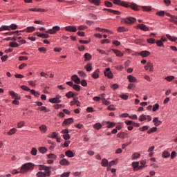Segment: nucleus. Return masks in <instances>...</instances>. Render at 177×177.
I'll use <instances>...</instances> for the list:
<instances>
[{"instance_id": "1", "label": "nucleus", "mask_w": 177, "mask_h": 177, "mask_svg": "<svg viewBox=\"0 0 177 177\" xmlns=\"http://www.w3.org/2000/svg\"><path fill=\"white\" fill-rule=\"evenodd\" d=\"M40 170H44L45 172L39 171L37 173V177H46V176H50V174H52V171L50 169H52V167H47L46 165H40L39 167Z\"/></svg>"}, {"instance_id": "2", "label": "nucleus", "mask_w": 177, "mask_h": 177, "mask_svg": "<svg viewBox=\"0 0 177 177\" xmlns=\"http://www.w3.org/2000/svg\"><path fill=\"white\" fill-rule=\"evenodd\" d=\"M35 165L32 162H27L21 167L20 174H27L28 171H32L34 169Z\"/></svg>"}, {"instance_id": "3", "label": "nucleus", "mask_w": 177, "mask_h": 177, "mask_svg": "<svg viewBox=\"0 0 177 177\" xmlns=\"http://www.w3.org/2000/svg\"><path fill=\"white\" fill-rule=\"evenodd\" d=\"M136 21V18L129 17L127 18H123L121 23H125V24H133Z\"/></svg>"}, {"instance_id": "4", "label": "nucleus", "mask_w": 177, "mask_h": 177, "mask_svg": "<svg viewBox=\"0 0 177 177\" xmlns=\"http://www.w3.org/2000/svg\"><path fill=\"white\" fill-rule=\"evenodd\" d=\"M57 31H60V26H53V28L46 30L45 32H46V34H50L51 35H55V34H56Z\"/></svg>"}, {"instance_id": "5", "label": "nucleus", "mask_w": 177, "mask_h": 177, "mask_svg": "<svg viewBox=\"0 0 177 177\" xmlns=\"http://www.w3.org/2000/svg\"><path fill=\"white\" fill-rule=\"evenodd\" d=\"M113 3L115 5H118L120 6H124V8H129V5L121 0H113L112 1Z\"/></svg>"}, {"instance_id": "6", "label": "nucleus", "mask_w": 177, "mask_h": 177, "mask_svg": "<svg viewBox=\"0 0 177 177\" xmlns=\"http://www.w3.org/2000/svg\"><path fill=\"white\" fill-rule=\"evenodd\" d=\"M144 68L146 71L149 70L150 73H153V71H154V66L151 62H147Z\"/></svg>"}, {"instance_id": "7", "label": "nucleus", "mask_w": 177, "mask_h": 177, "mask_svg": "<svg viewBox=\"0 0 177 177\" xmlns=\"http://www.w3.org/2000/svg\"><path fill=\"white\" fill-rule=\"evenodd\" d=\"M61 97L59 95H57L55 97L50 99L49 102L50 103H62Z\"/></svg>"}, {"instance_id": "8", "label": "nucleus", "mask_w": 177, "mask_h": 177, "mask_svg": "<svg viewBox=\"0 0 177 177\" xmlns=\"http://www.w3.org/2000/svg\"><path fill=\"white\" fill-rule=\"evenodd\" d=\"M73 122H74V119L73 118H70L68 119H65L62 122V125L63 127H66V125H70V124H73Z\"/></svg>"}, {"instance_id": "9", "label": "nucleus", "mask_w": 177, "mask_h": 177, "mask_svg": "<svg viewBox=\"0 0 177 177\" xmlns=\"http://www.w3.org/2000/svg\"><path fill=\"white\" fill-rule=\"evenodd\" d=\"M65 30L68 31L69 32H77V26H66Z\"/></svg>"}, {"instance_id": "10", "label": "nucleus", "mask_w": 177, "mask_h": 177, "mask_svg": "<svg viewBox=\"0 0 177 177\" xmlns=\"http://www.w3.org/2000/svg\"><path fill=\"white\" fill-rule=\"evenodd\" d=\"M104 74L105 77H107V78H113V73H111V71H110V68H106V70L104 72Z\"/></svg>"}, {"instance_id": "11", "label": "nucleus", "mask_w": 177, "mask_h": 177, "mask_svg": "<svg viewBox=\"0 0 177 177\" xmlns=\"http://www.w3.org/2000/svg\"><path fill=\"white\" fill-rule=\"evenodd\" d=\"M136 28H139L140 30H142V31H149L150 29L149 28V27H147V26L141 24H138L136 26Z\"/></svg>"}, {"instance_id": "12", "label": "nucleus", "mask_w": 177, "mask_h": 177, "mask_svg": "<svg viewBox=\"0 0 177 177\" xmlns=\"http://www.w3.org/2000/svg\"><path fill=\"white\" fill-rule=\"evenodd\" d=\"M24 31H26L27 32H34V31H35V27L28 26L26 28V29L19 30V32H24Z\"/></svg>"}, {"instance_id": "13", "label": "nucleus", "mask_w": 177, "mask_h": 177, "mask_svg": "<svg viewBox=\"0 0 177 177\" xmlns=\"http://www.w3.org/2000/svg\"><path fill=\"white\" fill-rule=\"evenodd\" d=\"M9 95L12 96V99H17V100H20V99H21V97L19 96V94L15 93V91H10Z\"/></svg>"}, {"instance_id": "14", "label": "nucleus", "mask_w": 177, "mask_h": 177, "mask_svg": "<svg viewBox=\"0 0 177 177\" xmlns=\"http://www.w3.org/2000/svg\"><path fill=\"white\" fill-rule=\"evenodd\" d=\"M72 81H74L75 84H81V80L78 78V75H74L71 77Z\"/></svg>"}, {"instance_id": "15", "label": "nucleus", "mask_w": 177, "mask_h": 177, "mask_svg": "<svg viewBox=\"0 0 177 177\" xmlns=\"http://www.w3.org/2000/svg\"><path fill=\"white\" fill-rule=\"evenodd\" d=\"M99 73H100L99 69L95 70L91 75L92 78L94 80H97V78H99Z\"/></svg>"}, {"instance_id": "16", "label": "nucleus", "mask_w": 177, "mask_h": 177, "mask_svg": "<svg viewBox=\"0 0 177 177\" xmlns=\"http://www.w3.org/2000/svg\"><path fill=\"white\" fill-rule=\"evenodd\" d=\"M65 156H66V157H69L70 158H71L74 157L75 154L71 150H68L65 152Z\"/></svg>"}, {"instance_id": "17", "label": "nucleus", "mask_w": 177, "mask_h": 177, "mask_svg": "<svg viewBox=\"0 0 177 177\" xmlns=\"http://www.w3.org/2000/svg\"><path fill=\"white\" fill-rule=\"evenodd\" d=\"M153 122L154 123L155 127H158V125H161V124H162L161 120H158V118H154Z\"/></svg>"}, {"instance_id": "18", "label": "nucleus", "mask_w": 177, "mask_h": 177, "mask_svg": "<svg viewBox=\"0 0 177 177\" xmlns=\"http://www.w3.org/2000/svg\"><path fill=\"white\" fill-rule=\"evenodd\" d=\"M128 133L125 132H120L117 134L118 138H120V139H125V136H127Z\"/></svg>"}, {"instance_id": "19", "label": "nucleus", "mask_w": 177, "mask_h": 177, "mask_svg": "<svg viewBox=\"0 0 177 177\" xmlns=\"http://www.w3.org/2000/svg\"><path fill=\"white\" fill-rule=\"evenodd\" d=\"M140 55L142 57H147V56H150V52L147 50L141 51Z\"/></svg>"}, {"instance_id": "20", "label": "nucleus", "mask_w": 177, "mask_h": 177, "mask_svg": "<svg viewBox=\"0 0 177 177\" xmlns=\"http://www.w3.org/2000/svg\"><path fill=\"white\" fill-rule=\"evenodd\" d=\"M112 50L118 57H122L124 56V53L118 50L113 49Z\"/></svg>"}, {"instance_id": "21", "label": "nucleus", "mask_w": 177, "mask_h": 177, "mask_svg": "<svg viewBox=\"0 0 177 177\" xmlns=\"http://www.w3.org/2000/svg\"><path fill=\"white\" fill-rule=\"evenodd\" d=\"M127 79L129 80V82H138V79L131 75L127 76Z\"/></svg>"}, {"instance_id": "22", "label": "nucleus", "mask_w": 177, "mask_h": 177, "mask_svg": "<svg viewBox=\"0 0 177 177\" xmlns=\"http://www.w3.org/2000/svg\"><path fill=\"white\" fill-rule=\"evenodd\" d=\"M162 157H163V158H168L171 157V153L168 151H164L162 153Z\"/></svg>"}, {"instance_id": "23", "label": "nucleus", "mask_w": 177, "mask_h": 177, "mask_svg": "<svg viewBox=\"0 0 177 177\" xmlns=\"http://www.w3.org/2000/svg\"><path fill=\"white\" fill-rule=\"evenodd\" d=\"M59 164L61 165H70V162L67 159L64 158L59 161Z\"/></svg>"}, {"instance_id": "24", "label": "nucleus", "mask_w": 177, "mask_h": 177, "mask_svg": "<svg viewBox=\"0 0 177 177\" xmlns=\"http://www.w3.org/2000/svg\"><path fill=\"white\" fill-rule=\"evenodd\" d=\"M129 8H131V9H132L133 10H136V11L139 10V8L138 7V5H136V3H131Z\"/></svg>"}, {"instance_id": "25", "label": "nucleus", "mask_w": 177, "mask_h": 177, "mask_svg": "<svg viewBox=\"0 0 177 177\" xmlns=\"http://www.w3.org/2000/svg\"><path fill=\"white\" fill-rule=\"evenodd\" d=\"M102 167H109V160L106 158L102 160L101 162Z\"/></svg>"}, {"instance_id": "26", "label": "nucleus", "mask_w": 177, "mask_h": 177, "mask_svg": "<svg viewBox=\"0 0 177 177\" xmlns=\"http://www.w3.org/2000/svg\"><path fill=\"white\" fill-rule=\"evenodd\" d=\"M16 132H17V129L16 128H12L7 133V135L11 136V135H15Z\"/></svg>"}, {"instance_id": "27", "label": "nucleus", "mask_w": 177, "mask_h": 177, "mask_svg": "<svg viewBox=\"0 0 177 177\" xmlns=\"http://www.w3.org/2000/svg\"><path fill=\"white\" fill-rule=\"evenodd\" d=\"M39 129L41 131V132H42L43 133H45V132L48 131V127H46V125H44V124L39 127Z\"/></svg>"}, {"instance_id": "28", "label": "nucleus", "mask_w": 177, "mask_h": 177, "mask_svg": "<svg viewBox=\"0 0 177 177\" xmlns=\"http://www.w3.org/2000/svg\"><path fill=\"white\" fill-rule=\"evenodd\" d=\"M10 31V27L8 26H2L1 27H0V31Z\"/></svg>"}, {"instance_id": "29", "label": "nucleus", "mask_w": 177, "mask_h": 177, "mask_svg": "<svg viewBox=\"0 0 177 177\" xmlns=\"http://www.w3.org/2000/svg\"><path fill=\"white\" fill-rule=\"evenodd\" d=\"M88 2H91V3H94V5H96L97 6H99L101 3L100 0H88Z\"/></svg>"}, {"instance_id": "30", "label": "nucleus", "mask_w": 177, "mask_h": 177, "mask_svg": "<svg viewBox=\"0 0 177 177\" xmlns=\"http://www.w3.org/2000/svg\"><path fill=\"white\" fill-rule=\"evenodd\" d=\"M169 21H171V23H175V24H177V16L173 15L169 19Z\"/></svg>"}, {"instance_id": "31", "label": "nucleus", "mask_w": 177, "mask_h": 177, "mask_svg": "<svg viewBox=\"0 0 177 177\" xmlns=\"http://www.w3.org/2000/svg\"><path fill=\"white\" fill-rule=\"evenodd\" d=\"M166 37H167V38L168 39H169V41H172V42H175V41H176V40H177V37H171V36H170V35H168V34L166 35Z\"/></svg>"}, {"instance_id": "32", "label": "nucleus", "mask_w": 177, "mask_h": 177, "mask_svg": "<svg viewBox=\"0 0 177 177\" xmlns=\"http://www.w3.org/2000/svg\"><path fill=\"white\" fill-rule=\"evenodd\" d=\"M66 96L68 99H71V97L74 98V96H75V94H74V93H73V91H69L66 94Z\"/></svg>"}, {"instance_id": "33", "label": "nucleus", "mask_w": 177, "mask_h": 177, "mask_svg": "<svg viewBox=\"0 0 177 177\" xmlns=\"http://www.w3.org/2000/svg\"><path fill=\"white\" fill-rule=\"evenodd\" d=\"M117 30L118 31V32H124L125 31H128V28H126L124 26H120L119 28H118Z\"/></svg>"}, {"instance_id": "34", "label": "nucleus", "mask_w": 177, "mask_h": 177, "mask_svg": "<svg viewBox=\"0 0 177 177\" xmlns=\"http://www.w3.org/2000/svg\"><path fill=\"white\" fill-rule=\"evenodd\" d=\"M84 59L86 62H88L89 60H91V59H92V55H91V54L86 53L84 54Z\"/></svg>"}, {"instance_id": "35", "label": "nucleus", "mask_w": 177, "mask_h": 177, "mask_svg": "<svg viewBox=\"0 0 177 177\" xmlns=\"http://www.w3.org/2000/svg\"><path fill=\"white\" fill-rule=\"evenodd\" d=\"M133 171H138L136 168H138L139 167V162H132Z\"/></svg>"}, {"instance_id": "36", "label": "nucleus", "mask_w": 177, "mask_h": 177, "mask_svg": "<svg viewBox=\"0 0 177 177\" xmlns=\"http://www.w3.org/2000/svg\"><path fill=\"white\" fill-rule=\"evenodd\" d=\"M39 153H41L42 154H45V153H46V151H48V149L41 147L39 148Z\"/></svg>"}, {"instance_id": "37", "label": "nucleus", "mask_w": 177, "mask_h": 177, "mask_svg": "<svg viewBox=\"0 0 177 177\" xmlns=\"http://www.w3.org/2000/svg\"><path fill=\"white\" fill-rule=\"evenodd\" d=\"M139 157H140V154L138 153H134L132 156H131V160H136L138 158H139Z\"/></svg>"}, {"instance_id": "38", "label": "nucleus", "mask_w": 177, "mask_h": 177, "mask_svg": "<svg viewBox=\"0 0 177 177\" xmlns=\"http://www.w3.org/2000/svg\"><path fill=\"white\" fill-rule=\"evenodd\" d=\"M97 31H100V32H111V31L107 29H103L101 28H96Z\"/></svg>"}, {"instance_id": "39", "label": "nucleus", "mask_w": 177, "mask_h": 177, "mask_svg": "<svg viewBox=\"0 0 177 177\" xmlns=\"http://www.w3.org/2000/svg\"><path fill=\"white\" fill-rule=\"evenodd\" d=\"M94 129H102V124L100 123H96L94 124V127H93Z\"/></svg>"}, {"instance_id": "40", "label": "nucleus", "mask_w": 177, "mask_h": 177, "mask_svg": "<svg viewBox=\"0 0 177 177\" xmlns=\"http://www.w3.org/2000/svg\"><path fill=\"white\" fill-rule=\"evenodd\" d=\"M104 5L107 8H113V3L109 1H104Z\"/></svg>"}, {"instance_id": "41", "label": "nucleus", "mask_w": 177, "mask_h": 177, "mask_svg": "<svg viewBox=\"0 0 177 177\" xmlns=\"http://www.w3.org/2000/svg\"><path fill=\"white\" fill-rule=\"evenodd\" d=\"M73 88L75 91H77V92H80V91H81V86L80 85L74 84Z\"/></svg>"}, {"instance_id": "42", "label": "nucleus", "mask_w": 177, "mask_h": 177, "mask_svg": "<svg viewBox=\"0 0 177 177\" xmlns=\"http://www.w3.org/2000/svg\"><path fill=\"white\" fill-rule=\"evenodd\" d=\"M166 81H168V82H171V81H173V80H175V76H167L165 78Z\"/></svg>"}, {"instance_id": "43", "label": "nucleus", "mask_w": 177, "mask_h": 177, "mask_svg": "<svg viewBox=\"0 0 177 177\" xmlns=\"http://www.w3.org/2000/svg\"><path fill=\"white\" fill-rule=\"evenodd\" d=\"M106 124H108L107 128H113V127H115V123L113 122H107Z\"/></svg>"}, {"instance_id": "44", "label": "nucleus", "mask_w": 177, "mask_h": 177, "mask_svg": "<svg viewBox=\"0 0 177 177\" xmlns=\"http://www.w3.org/2000/svg\"><path fill=\"white\" fill-rule=\"evenodd\" d=\"M155 44H156L157 46L159 47L164 46V43H162V41L161 40H157L155 41Z\"/></svg>"}, {"instance_id": "45", "label": "nucleus", "mask_w": 177, "mask_h": 177, "mask_svg": "<svg viewBox=\"0 0 177 177\" xmlns=\"http://www.w3.org/2000/svg\"><path fill=\"white\" fill-rule=\"evenodd\" d=\"M38 37H39V38H49V35L40 33V34H38Z\"/></svg>"}, {"instance_id": "46", "label": "nucleus", "mask_w": 177, "mask_h": 177, "mask_svg": "<svg viewBox=\"0 0 177 177\" xmlns=\"http://www.w3.org/2000/svg\"><path fill=\"white\" fill-rule=\"evenodd\" d=\"M48 136H49V138H51L52 139H56L57 138V133L56 132H53Z\"/></svg>"}, {"instance_id": "47", "label": "nucleus", "mask_w": 177, "mask_h": 177, "mask_svg": "<svg viewBox=\"0 0 177 177\" xmlns=\"http://www.w3.org/2000/svg\"><path fill=\"white\" fill-rule=\"evenodd\" d=\"M85 68L86 71H92V64H88L86 66Z\"/></svg>"}, {"instance_id": "48", "label": "nucleus", "mask_w": 177, "mask_h": 177, "mask_svg": "<svg viewBox=\"0 0 177 177\" xmlns=\"http://www.w3.org/2000/svg\"><path fill=\"white\" fill-rule=\"evenodd\" d=\"M55 109H56V110H59V109H64L65 106L64 104H56L54 106Z\"/></svg>"}, {"instance_id": "49", "label": "nucleus", "mask_w": 177, "mask_h": 177, "mask_svg": "<svg viewBox=\"0 0 177 177\" xmlns=\"http://www.w3.org/2000/svg\"><path fill=\"white\" fill-rule=\"evenodd\" d=\"M48 158H51L52 160H56L57 158V156L53 153H50L48 155Z\"/></svg>"}, {"instance_id": "50", "label": "nucleus", "mask_w": 177, "mask_h": 177, "mask_svg": "<svg viewBox=\"0 0 177 177\" xmlns=\"http://www.w3.org/2000/svg\"><path fill=\"white\" fill-rule=\"evenodd\" d=\"M37 152H38V150H37L36 148H32L30 151V154H32V156H37Z\"/></svg>"}, {"instance_id": "51", "label": "nucleus", "mask_w": 177, "mask_h": 177, "mask_svg": "<svg viewBox=\"0 0 177 177\" xmlns=\"http://www.w3.org/2000/svg\"><path fill=\"white\" fill-rule=\"evenodd\" d=\"M109 12H110L111 13H113V15H121V12L120 11H117V10H108Z\"/></svg>"}, {"instance_id": "52", "label": "nucleus", "mask_w": 177, "mask_h": 177, "mask_svg": "<svg viewBox=\"0 0 177 177\" xmlns=\"http://www.w3.org/2000/svg\"><path fill=\"white\" fill-rule=\"evenodd\" d=\"M145 120H147V115H141L140 117H139V121H145Z\"/></svg>"}, {"instance_id": "53", "label": "nucleus", "mask_w": 177, "mask_h": 177, "mask_svg": "<svg viewBox=\"0 0 177 177\" xmlns=\"http://www.w3.org/2000/svg\"><path fill=\"white\" fill-rule=\"evenodd\" d=\"M147 42L148 44H156V39H154L153 38L147 39Z\"/></svg>"}, {"instance_id": "54", "label": "nucleus", "mask_w": 177, "mask_h": 177, "mask_svg": "<svg viewBox=\"0 0 177 177\" xmlns=\"http://www.w3.org/2000/svg\"><path fill=\"white\" fill-rule=\"evenodd\" d=\"M10 46H11V48H17L19 46V44L16 42H11L10 43Z\"/></svg>"}, {"instance_id": "55", "label": "nucleus", "mask_w": 177, "mask_h": 177, "mask_svg": "<svg viewBox=\"0 0 177 177\" xmlns=\"http://www.w3.org/2000/svg\"><path fill=\"white\" fill-rule=\"evenodd\" d=\"M115 68H116V70H118V71H122L124 70V66H122V65H118L115 66Z\"/></svg>"}, {"instance_id": "56", "label": "nucleus", "mask_w": 177, "mask_h": 177, "mask_svg": "<svg viewBox=\"0 0 177 177\" xmlns=\"http://www.w3.org/2000/svg\"><path fill=\"white\" fill-rule=\"evenodd\" d=\"M158 109H160V105L158 104H156L155 105H153L152 110L153 111H157Z\"/></svg>"}, {"instance_id": "57", "label": "nucleus", "mask_w": 177, "mask_h": 177, "mask_svg": "<svg viewBox=\"0 0 177 177\" xmlns=\"http://www.w3.org/2000/svg\"><path fill=\"white\" fill-rule=\"evenodd\" d=\"M157 131V127L151 128L148 131L147 133H153V132H156Z\"/></svg>"}, {"instance_id": "58", "label": "nucleus", "mask_w": 177, "mask_h": 177, "mask_svg": "<svg viewBox=\"0 0 177 177\" xmlns=\"http://www.w3.org/2000/svg\"><path fill=\"white\" fill-rule=\"evenodd\" d=\"M142 10H144V12H150V10H151V8L149 6H143Z\"/></svg>"}, {"instance_id": "59", "label": "nucleus", "mask_w": 177, "mask_h": 177, "mask_svg": "<svg viewBox=\"0 0 177 177\" xmlns=\"http://www.w3.org/2000/svg\"><path fill=\"white\" fill-rule=\"evenodd\" d=\"M24 121H21L17 124V127L18 128H23V127H24Z\"/></svg>"}, {"instance_id": "60", "label": "nucleus", "mask_w": 177, "mask_h": 177, "mask_svg": "<svg viewBox=\"0 0 177 177\" xmlns=\"http://www.w3.org/2000/svg\"><path fill=\"white\" fill-rule=\"evenodd\" d=\"M10 30H17V25L12 24L10 26Z\"/></svg>"}, {"instance_id": "61", "label": "nucleus", "mask_w": 177, "mask_h": 177, "mask_svg": "<svg viewBox=\"0 0 177 177\" xmlns=\"http://www.w3.org/2000/svg\"><path fill=\"white\" fill-rule=\"evenodd\" d=\"M18 42H19V43L21 44H26V40L21 39V37H18Z\"/></svg>"}, {"instance_id": "62", "label": "nucleus", "mask_w": 177, "mask_h": 177, "mask_svg": "<svg viewBox=\"0 0 177 177\" xmlns=\"http://www.w3.org/2000/svg\"><path fill=\"white\" fill-rule=\"evenodd\" d=\"M156 15H157V16H164L165 15V11H158V12H156Z\"/></svg>"}, {"instance_id": "63", "label": "nucleus", "mask_w": 177, "mask_h": 177, "mask_svg": "<svg viewBox=\"0 0 177 177\" xmlns=\"http://www.w3.org/2000/svg\"><path fill=\"white\" fill-rule=\"evenodd\" d=\"M175 157H176V151H173L171 153V160H174V158H175Z\"/></svg>"}, {"instance_id": "64", "label": "nucleus", "mask_w": 177, "mask_h": 177, "mask_svg": "<svg viewBox=\"0 0 177 177\" xmlns=\"http://www.w3.org/2000/svg\"><path fill=\"white\" fill-rule=\"evenodd\" d=\"M70 176V172H65L61 175V177H68Z\"/></svg>"}]
</instances>
